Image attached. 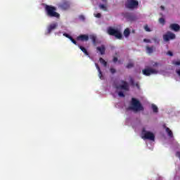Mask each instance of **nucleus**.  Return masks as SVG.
Wrapping results in <instances>:
<instances>
[{"mask_svg":"<svg viewBox=\"0 0 180 180\" xmlns=\"http://www.w3.org/2000/svg\"><path fill=\"white\" fill-rule=\"evenodd\" d=\"M122 25H117L114 28L109 27L108 29V34H110L111 36H115L117 39L121 40V39L123 37V36L122 35Z\"/></svg>","mask_w":180,"mask_h":180,"instance_id":"f257e3e1","label":"nucleus"},{"mask_svg":"<svg viewBox=\"0 0 180 180\" xmlns=\"http://www.w3.org/2000/svg\"><path fill=\"white\" fill-rule=\"evenodd\" d=\"M131 106L129 107L131 110H134V112H140L141 110H144V107H143V105H141L140 101L135 98H131Z\"/></svg>","mask_w":180,"mask_h":180,"instance_id":"f03ea898","label":"nucleus"},{"mask_svg":"<svg viewBox=\"0 0 180 180\" xmlns=\"http://www.w3.org/2000/svg\"><path fill=\"white\" fill-rule=\"evenodd\" d=\"M56 11H57V9L54 6L49 5L45 6V12L49 18H60V14L56 12Z\"/></svg>","mask_w":180,"mask_h":180,"instance_id":"7ed1b4c3","label":"nucleus"},{"mask_svg":"<svg viewBox=\"0 0 180 180\" xmlns=\"http://www.w3.org/2000/svg\"><path fill=\"white\" fill-rule=\"evenodd\" d=\"M142 139L144 140H150L151 141H154V140H155V136L154 134H153V132L146 131L145 129L142 130Z\"/></svg>","mask_w":180,"mask_h":180,"instance_id":"20e7f679","label":"nucleus"},{"mask_svg":"<svg viewBox=\"0 0 180 180\" xmlns=\"http://www.w3.org/2000/svg\"><path fill=\"white\" fill-rule=\"evenodd\" d=\"M142 73L143 74V75H146V77H150V75L160 74V71H158V70L157 69L148 68L143 70Z\"/></svg>","mask_w":180,"mask_h":180,"instance_id":"39448f33","label":"nucleus"},{"mask_svg":"<svg viewBox=\"0 0 180 180\" xmlns=\"http://www.w3.org/2000/svg\"><path fill=\"white\" fill-rule=\"evenodd\" d=\"M116 88L122 91H129V83L125 81H121L116 85Z\"/></svg>","mask_w":180,"mask_h":180,"instance_id":"423d86ee","label":"nucleus"},{"mask_svg":"<svg viewBox=\"0 0 180 180\" xmlns=\"http://www.w3.org/2000/svg\"><path fill=\"white\" fill-rule=\"evenodd\" d=\"M126 6L129 8V9H134L139 6V1L136 0H127Z\"/></svg>","mask_w":180,"mask_h":180,"instance_id":"0eeeda50","label":"nucleus"},{"mask_svg":"<svg viewBox=\"0 0 180 180\" xmlns=\"http://www.w3.org/2000/svg\"><path fill=\"white\" fill-rule=\"evenodd\" d=\"M176 35L172 32H167L166 34L163 35L164 41H169V40L175 39Z\"/></svg>","mask_w":180,"mask_h":180,"instance_id":"6e6552de","label":"nucleus"},{"mask_svg":"<svg viewBox=\"0 0 180 180\" xmlns=\"http://www.w3.org/2000/svg\"><path fill=\"white\" fill-rule=\"evenodd\" d=\"M58 27V23L57 22H52L49 24L47 27V34H50L53 30H56Z\"/></svg>","mask_w":180,"mask_h":180,"instance_id":"1a4fd4ad","label":"nucleus"},{"mask_svg":"<svg viewBox=\"0 0 180 180\" xmlns=\"http://www.w3.org/2000/svg\"><path fill=\"white\" fill-rule=\"evenodd\" d=\"M70 1H65L63 3L58 4V8L62 9L63 11H66L70 8Z\"/></svg>","mask_w":180,"mask_h":180,"instance_id":"9d476101","label":"nucleus"},{"mask_svg":"<svg viewBox=\"0 0 180 180\" xmlns=\"http://www.w3.org/2000/svg\"><path fill=\"white\" fill-rule=\"evenodd\" d=\"M129 82L130 84H131V85H133L135 89H141L140 84L139 83H135L134 79H133V77H129Z\"/></svg>","mask_w":180,"mask_h":180,"instance_id":"9b49d317","label":"nucleus"},{"mask_svg":"<svg viewBox=\"0 0 180 180\" xmlns=\"http://www.w3.org/2000/svg\"><path fill=\"white\" fill-rule=\"evenodd\" d=\"M171 30H174V32H179L180 26L178 24H171L169 26Z\"/></svg>","mask_w":180,"mask_h":180,"instance_id":"f8f14e48","label":"nucleus"},{"mask_svg":"<svg viewBox=\"0 0 180 180\" xmlns=\"http://www.w3.org/2000/svg\"><path fill=\"white\" fill-rule=\"evenodd\" d=\"M89 39V37H88V35H86V34H83L77 37V40L79 41H87Z\"/></svg>","mask_w":180,"mask_h":180,"instance_id":"ddd939ff","label":"nucleus"},{"mask_svg":"<svg viewBox=\"0 0 180 180\" xmlns=\"http://www.w3.org/2000/svg\"><path fill=\"white\" fill-rule=\"evenodd\" d=\"M106 49L105 48L104 45H101V46H98L97 47V51H99V53L103 56V54H105V51Z\"/></svg>","mask_w":180,"mask_h":180,"instance_id":"4468645a","label":"nucleus"},{"mask_svg":"<svg viewBox=\"0 0 180 180\" xmlns=\"http://www.w3.org/2000/svg\"><path fill=\"white\" fill-rule=\"evenodd\" d=\"M96 65V68L98 72V77L100 78V79H103V76L102 75V71H101V68H99V65H98V63H95Z\"/></svg>","mask_w":180,"mask_h":180,"instance_id":"2eb2a0df","label":"nucleus"},{"mask_svg":"<svg viewBox=\"0 0 180 180\" xmlns=\"http://www.w3.org/2000/svg\"><path fill=\"white\" fill-rule=\"evenodd\" d=\"M63 36L65 37H67V39H69L72 41V43H73V44H75L77 46V41L72 39V37L70 34L64 33Z\"/></svg>","mask_w":180,"mask_h":180,"instance_id":"dca6fc26","label":"nucleus"},{"mask_svg":"<svg viewBox=\"0 0 180 180\" xmlns=\"http://www.w3.org/2000/svg\"><path fill=\"white\" fill-rule=\"evenodd\" d=\"M130 33H131V30L130 28H126L124 30V37H126V39L129 38V36H130Z\"/></svg>","mask_w":180,"mask_h":180,"instance_id":"f3484780","label":"nucleus"},{"mask_svg":"<svg viewBox=\"0 0 180 180\" xmlns=\"http://www.w3.org/2000/svg\"><path fill=\"white\" fill-rule=\"evenodd\" d=\"M151 108L154 113H158V107H157V105H155V104H152Z\"/></svg>","mask_w":180,"mask_h":180,"instance_id":"a211bd4d","label":"nucleus"},{"mask_svg":"<svg viewBox=\"0 0 180 180\" xmlns=\"http://www.w3.org/2000/svg\"><path fill=\"white\" fill-rule=\"evenodd\" d=\"M154 51V47L146 46V53L151 54Z\"/></svg>","mask_w":180,"mask_h":180,"instance_id":"6ab92c4d","label":"nucleus"},{"mask_svg":"<svg viewBox=\"0 0 180 180\" xmlns=\"http://www.w3.org/2000/svg\"><path fill=\"white\" fill-rule=\"evenodd\" d=\"M166 131L167 132L169 137H174V134L172 133V131L169 129V128L166 127Z\"/></svg>","mask_w":180,"mask_h":180,"instance_id":"aec40b11","label":"nucleus"},{"mask_svg":"<svg viewBox=\"0 0 180 180\" xmlns=\"http://www.w3.org/2000/svg\"><path fill=\"white\" fill-rule=\"evenodd\" d=\"M79 48L80 49V50H82L84 53L85 56H89L88 54V51H86V49L84 48L82 46H79Z\"/></svg>","mask_w":180,"mask_h":180,"instance_id":"412c9836","label":"nucleus"},{"mask_svg":"<svg viewBox=\"0 0 180 180\" xmlns=\"http://www.w3.org/2000/svg\"><path fill=\"white\" fill-rule=\"evenodd\" d=\"M99 61L101 64H102L104 67H106L108 63L105 60H104L103 58H100Z\"/></svg>","mask_w":180,"mask_h":180,"instance_id":"4be33fe9","label":"nucleus"},{"mask_svg":"<svg viewBox=\"0 0 180 180\" xmlns=\"http://www.w3.org/2000/svg\"><path fill=\"white\" fill-rule=\"evenodd\" d=\"M99 8H100V9H102L103 11H106V4H100Z\"/></svg>","mask_w":180,"mask_h":180,"instance_id":"5701e85b","label":"nucleus"},{"mask_svg":"<svg viewBox=\"0 0 180 180\" xmlns=\"http://www.w3.org/2000/svg\"><path fill=\"white\" fill-rule=\"evenodd\" d=\"M144 29L146 32H153V28H150V27H148V25H146L144 27Z\"/></svg>","mask_w":180,"mask_h":180,"instance_id":"b1692460","label":"nucleus"},{"mask_svg":"<svg viewBox=\"0 0 180 180\" xmlns=\"http://www.w3.org/2000/svg\"><path fill=\"white\" fill-rule=\"evenodd\" d=\"M159 22L161 25H165V20L164 18H161L159 19Z\"/></svg>","mask_w":180,"mask_h":180,"instance_id":"393cba45","label":"nucleus"},{"mask_svg":"<svg viewBox=\"0 0 180 180\" xmlns=\"http://www.w3.org/2000/svg\"><path fill=\"white\" fill-rule=\"evenodd\" d=\"M91 39H92V41H93L94 44H95V43L96 41V36L91 35Z\"/></svg>","mask_w":180,"mask_h":180,"instance_id":"a878e982","label":"nucleus"},{"mask_svg":"<svg viewBox=\"0 0 180 180\" xmlns=\"http://www.w3.org/2000/svg\"><path fill=\"white\" fill-rule=\"evenodd\" d=\"M118 95L120 98H124V93H123V91H119Z\"/></svg>","mask_w":180,"mask_h":180,"instance_id":"bb28decb","label":"nucleus"},{"mask_svg":"<svg viewBox=\"0 0 180 180\" xmlns=\"http://www.w3.org/2000/svg\"><path fill=\"white\" fill-rule=\"evenodd\" d=\"M94 15L95 18H101V16H102V15H101V13H94Z\"/></svg>","mask_w":180,"mask_h":180,"instance_id":"cd10ccee","label":"nucleus"},{"mask_svg":"<svg viewBox=\"0 0 180 180\" xmlns=\"http://www.w3.org/2000/svg\"><path fill=\"white\" fill-rule=\"evenodd\" d=\"M132 67H133V62H130L127 65V68H131Z\"/></svg>","mask_w":180,"mask_h":180,"instance_id":"c85d7f7f","label":"nucleus"},{"mask_svg":"<svg viewBox=\"0 0 180 180\" xmlns=\"http://www.w3.org/2000/svg\"><path fill=\"white\" fill-rule=\"evenodd\" d=\"M167 56H169V57H172V56H174V53H172V51H169L167 52Z\"/></svg>","mask_w":180,"mask_h":180,"instance_id":"c756f323","label":"nucleus"},{"mask_svg":"<svg viewBox=\"0 0 180 180\" xmlns=\"http://www.w3.org/2000/svg\"><path fill=\"white\" fill-rule=\"evenodd\" d=\"M143 41L144 43H151V40L148 39H144Z\"/></svg>","mask_w":180,"mask_h":180,"instance_id":"7c9ffc66","label":"nucleus"},{"mask_svg":"<svg viewBox=\"0 0 180 180\" xmlns=\"http://www.w3.org/2000/svg\"><path fill=\"white\" fill-rule=\"evenodd\" d=\"M110 71L111 74H115V72H116V70H115L114 68H111L110 70Z\"/></svg>","mask_w":180,"mask_h":180,"instance_id":"2f4dec72","label":"nucleus"},{"mask_svg":"<svg viewBox=\"0 0 180 180\" xmlns=\"http://www.w3.org/2000/svg\"><path fill=\"white\" fill-rule=\"evenodd\" d=\"M176 155L180 159V152H176Z\"/></svg>","mask_w":180,"mask_h":180,"instance_id":"473e14b6","label":"nucleus"},{"mask_svg":"<svg viewBox=\"0 0 180 180\" xmlns=\"http://www.w3.org/2000/svg\"><path fill=\"white\" fill-rule=\"evenodd\" d=\"M55 34H56V36H60V34H61V32H55Z\"/></svg>","mask_w":180,"mask_h":180,"instance_id":"72a5a7b5","label":"nucleus"},{"mask_svg":"<svg viewBox=\"0 0 180 180\" xmlns=\"http://www.w3.org/2000/svg\"><path fill=\"white\" fill-rule=\"evenodd\" d=\"M113 61L114 63H117V58H114Z\"/></svg>","mask_w":180,"mask_h":180,"instance_id":"f704fd0d","label":"nucleus"},{"mask_svg":"<svg viewBox=\"0 0 180 180\" xmlns=\"http://www.w3.org/2000/svg\"><path fill=\"white\" fill-rule=\"evenodd\" d=\"M160 9H162V11H164V9H165V8H164V6H160Z\"/></svg>","mask_w":180,"mask_h":180,"instance_id":"c9c22d12","label":"nucleus"},{"mask_svg":"<svg viewBox=\"0 0 180 180\" xmlns=\"http://www.w3.org/2000/svg\"><path fill=\"white\" fill-rule=\"evenodd\" d=\"M102 1L103 2V4H106L107 1L106 0H102Z\"/></svg>","mask_w":180,"mask_h":180,"instance_id":"e433bc0d","label":"nucleus"},{"mask_svg":"<svg viewBox=\"0 0 180 180\" xmlns=\"http://www.w3.org/2000/svg\"><path fill=\"white\" fill-rule=\"evenodd\" d=\"M132 33H134V30H132Z\"/></svg>","mask_w":180,"mask_h":180,"instance_id":"4c0bfd02","label":"nucleus"}]
</instances>
